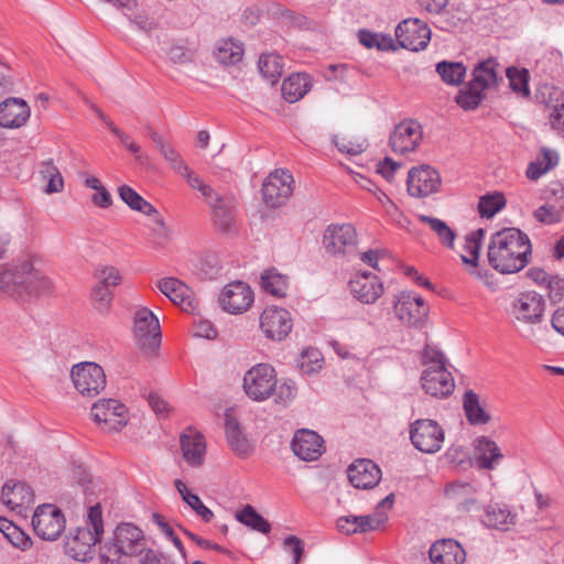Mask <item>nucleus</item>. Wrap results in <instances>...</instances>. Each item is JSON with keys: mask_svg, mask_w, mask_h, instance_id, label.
I'll list each match as a JSON object with an SVG mask.
<instances>
[{"mask_svg": "<svg viewBox=\"0 0 564 564\" xmlns=\"http://www.w3.org/2000/svg\"><path fill=\"white\" fill-rule=\"evenodd\" d=\"M529 236L516 227L503 228L491 235L488 262L498 272L510 274L521 271L531 261Z\"/></svg>", "mask_w": 564, "mask_h": 564, "instance_id": "obj_1", "label": "nucleus"}, {"mask_svg": "<svg viewBox=\"0 0 564 564\" xmlns=\"http://www.w3.org/2000/svg\"><path fill=\"white\" fill-rule=\"evenodd\" d=\"M147 547L144 532L132 522H121L99 546L100 564H128Z\"/></svg>", "mask_w": 564, "mask_h": 564, "instance_id": "obj_2", "label": "nucleus"}, {"mask_svg": "<svg viewBox=\"0 0 564 564\" xmlns=\"http://www.w3.org/2000/svg\"><path fill=\"white\" fill-rule=\"evenodd\" d=\"M0 289L17 300L39 296L51 290V282L30 262L0 272Z\"/></svg>", "mask_w": 564, "mask_h": 564, "instance_id": "obj_3", "label": "nucleus"}, {"mask_svg": "<svg viewBox=\"0 0 564 564\" xmlns=\"http://www.w3.org/2000/svg\"><path fill=\"white\" fill-rule=\"evenodd\" d=\"M104 533L100 505L89 508L85 527H78L65 541V552L76 561L86 562L93 557V547L101 542Z\"/></svg>", "mask_w": 564, "mask_h": 564, "instance_id": "obj_4", "label": "nucleus"}, {"mask_svg": "<svg viewBox=\"0 0 564 564\" xmlns=\"http://www.w3.org/2000/svg\"><path fill=\"white\" fill-rule=\"evenodd\" d=\"M276 386L275 369L268 364L251 367L243 376V390L253 401L262 402L272 397Z\"/></svg>", "mask_w": 564, "mask_h": 564, "instance_id": "obj_5", "label": "nucleus"}, {"mask_svg": "<svg viewBox=\"0 0 564 564\" xmlns=\"http://www.w3.org/2000/svg\"><path fill=\"white\" fill-rule=\"evenodd\" d=\"M133 335L138 347L142 351L153 354L159 348L161 343L160 322L148 307H142L135 312Z\"/></svg>", "mask_w": 564, "mask_h": 564, "instance_id": "obj_6", "label": "nucleus"}, {"mask_svg": "<svg viewBox=\"0 0 564 564\" xmlns=\"http://www.w3.org/2000/svg\"><path fill=\"white\" fill-rule=\"evenodd\" d=\"M294 191V178L289 170L276 169L269 174L262 184L264 203L272 207H282L290 199Z\"/></svg>", "mask_w": 564, "mask_h": 564, "instance_id": "obj_7", "label": "nucleus"}, {"mask_svg": "<svg viewBox=\"0 0 564 564\" xmlns=\"http://www.w3.org/2000/svg\"><path fill=\"white\" fill-rule=\"evenodd\" d=\"M443 427L434 420L419 419L410 425V440L413 446L422 453L434 454L444 443Z\"/></svg>", "mask_w": 564, "mask_h": 564, "instance_id": "obj_8", "label": "nucleus"}, {"mask_svg": "<svg viewBox=\"0 0 564 564\" xmlns=\"http://www.w3.org/2000/svg\"><path fill=\"white\" fill-rule=\"evenodd\" d=\"M75 389L87 398L98 395L106 387L104 369L96 362H80L73 366L70 371Z\"/></svg>", "mask_w": 564, "mask_h": 564, "instance_id": "obj_9", "label": "nucleus"}, {"mask_svg": "<svg viewBox=\"0 0 564 564\" xmlns=\"http://www.w3.org/2000/svg\"><path fill=\"white\" fill-rule=\"evenodd\" d=\"M35 534L46 541H55L65 530V518L61 509L44 503L36 508L32 517Z\"/></svg>", "mask_w": 564, "mask_h": 564, "instance_id": "obj_10", "label": "nucleus"}, {"mask_svg": "<svg viewBox=\"0 0 564 564\" xmlns=\"http://www.w3.org/2000/svg\"><path fill=\"white\" fill-rule=\"evenodd\" d=\"M393 312L404 325L419 326L426 319L429 306L421 296L401 292L394 296Z\"/></svg>", "mask_w": 564, "mask_h": 564, "instance_id": "obj_11", "label": "nucleus"}, {"mask_svg": "<svg viewBox=\"0 0 564 564\" xmlns=\"http://www.w3.org/2000/svg\"><path fill=\"white\" fill-rule=\"evenodd\" d=\"M91 416L105 431H120L127 425L126 405L115 399L99 400L91 406Z\"/></svg>", "mask_w": 564, "mask_h": 564, "instance_id": "obj_12", "label": "nucleus"}, {"mask_svg": "<svg viewBox=\"0 0 564 564\" xmlns=\"http://www.w3.org/2000/svg\"><path fill=\"white\" fill-rule=\"evenodd\" d=\"M395 37L401 47L419 52L430 43L431 30L419 19H408L395 28Z\"/></svg>", "mask_w": 564, "mask_h": 564, "instance_id": "obj_13", "label": "nucleus"}, {"mask_svg": "<svg viewBox=\"0 0 564 564\" xmlns=\"http://www.w3.org/2000/svg\"><path fill=\"white\" fill-rule=\"evenodd\" d=\"M441 185V175L431 165L414 166L408 173V193L413 197H426L437 193Z\"/></svg>", "mask_w": 564, "mask_h": 564, "instance_id": "obj_14", "label": "nucleus"}, {"mask_svg": "<svg viewBox=\"0 0 564 564\" xmlns=\"http://www.w3.org/2000/svg\"><path fill=\"white\" fill-rule=\"evenodd\" d=\"M293 322L288 310L269 306L260 316V328L269 339L281 341L291 333Z\"/></svg>", "mask_w": 564, "mask_h": 564, "instance_id": "obj_15", "label": "nucleus"}, {"mask_svg": "<svg viewBox=\"0 0 564 564\" xmlns=\"http://www.w3.org/2000/svg\"><path fill=\"white\" fill-rule=\"evenodd\" d=\"M423 139V129L416 120H403L394 127L389 144L393 152L405 154L414 152Z\"/></svg>", "mask_w": 564, "mask_h": 564, "instance_id": "obj_16", "label": "nucleus"}, {"mask_svg": "<svg viewBox=\"0 0 564 564\" xmlns=\"http://www.w3.org/2000/svg\"><path fill=\"white\" fill-rule=\"evenodd\" d=\"M324 248L330 254H345L357 245V232L352 225H329L323 236Z\"/></svg>", "mask_w": 564, "mask_h": 564, "instance_id": "obj_17", "label": "nucleus"}, {"mask_svg": "<svg viewBox=\"0 0 564 564\" xmlns=\"http://www.w3.org/2000/svg\"><path fill=\"white\" fill-rule=\"evenodd\" d=\"M435 368H425L421 376V383L424 391L435 398H447L455 388L452 373L445 366H435Z\"/></svg>", "mask_w": 564, "mask_h": 564, "instance_id": "obj_18", "label": "nucleus"}, {"mask_svg": "<svg viewBox=\"0 0 564 564\" xmlns=\"http://www.w3.org/2000/svg\"><path fill=\"white\" fill-rule=\"evenodd\" d=\"M219 301L225 311L231 314H240L252 304L253 292L247 283L236 281L225 288Z\"/></svg>", "mask_w": 564, "mask_h": 564, "instance_id": "obj_19", "label": "nucleus"}, {"mask_svg": "<svg viewBox=\"0 0 564 564\" xmlns=\"http://www.w3.org/2000/svg\"><path fill=\"white\" fill-rule=\"evenodd\" d=\"M544 312V300L536 292L521 293L512 304L514 317L527 324L540 323Z\"/></svg>", "mask_w": 564, "mask_h": 564, "instance_id": "obj_20", "label": "nucleus"}, {"mask_svg": "<svg viewBox=\"0 0 564 564\" xmlns=\"http://www.w3.org/2000/svg\"><path fill=\"white\" fill-rule=\"evenodd\" d=\"M350 291L355 299L365 304L375 303L383 293V285L378 276L369 273H356L349 281Z\"/></svg>", "mask_w": 564, "mask_h": 564, "instance_id": "obj_21", "label": "nucleus"}, {"mask_svg": "<svg viewBox=\"0 0 564 564\" xmlns=\"http://www.w3.org/2000/svg\"><path fill=\"white\" fill-rule=\"evenodd\" d=\"M324 440L314 431L300 430L292 440L293 453L302 460L312 462L323 453Z\"/></svg>", "mask_w": 564, "mask_h": 564, "instance_id": "obj_22", "label": "nucleus"}, {"mask_svg": "<svg viewBox=\"0 0 564 564\" xmlns=\"http://www.w3.org/2000/svg\"><path fill=\"white\" fill-rule=\"evenodd\" d=\"M347 476L355 488L370 489L379 484L381 470L370 459H358L348 467Z\"/></svg>", "mask_w": 564, "mask_h": 564, "instance_id": "obj_23", "label": "nucleus"}, {"mask_svg": "<svg viewBox=\"0 0 564 564\" xmlns=\"http://www.w3.org/2000/svg\"><path fill=\"white\" fill-rule=\"evenodd\" d=\"M30 107L21 98H8L0 102V126L3 128H20L30 118Z\"/></svg>", "mask_w": 564, "mask_h": 564, "instance_id": "obj_24", "label": "nucleus"}, {"mask_svg": "<svg viewBox=\"0 0 564 564\" xmlns=\"http://www.w3.org/2000/svg\"><path fill=\"white\" fill-rule=\"evenodd\" d=\"M156 286L174 304L183 306L186 311L194 308L193 290L177 278L169 276L160 279L156 282Z\"/></svg>", "mask_w": 564, "mask_h": 564, "instance_id": "obj_25", "label": "nucleus"}, {"mask_svg": "<svg viewBox=\"0 0 564 564\" xmlns=\"http://www.w3.org/2000/svg\"><path fill=\"white\" fill-rule=\"evenodd\" d=\"M429 555L433 564H464L466 560L463 546L452 539L435 542Z\"/></svg>", "mask_w": 564, "mask_h": 564, "instance_id": "obj_26", "label": "nucleus"}, {"mask_svg": "<svg viewBox=\"0 0 564 564\" xmlns=\"http://www.w3.org/2000/svg\"><path fill=\"white\" fill-rule=\"evenodd\" d=\"M2 502L11 510L28 508L34 502L33 490L22 481H7L1 491Z\"/></svg>", "mask_w": 564, "mask_h": 564, "instance_id": "obj_27", "label": "nucleus"}, {"mask_svg": "<svg viewBox=\"0 0 564 564\" xmlns=\"http://www.w3.org/2000/svg\"><path fill=\"white\" fill-rule=\"evenodd\" d=\"M180 441L185 462L191 466H200L206 453L204 436L193 429H188L181 435Z\"/></svg>", "mask_w": 564, "mask_h": 564, "instance_id": "obj_28", "label": "nucleus"}, {"mask_svg": "<svg viewBox=\"0 0 564 564\" xmlns=\"http://www.w3.org/2000/svg\"><path fill=\"white\" fill-rule=\"evenodd\" d=\"M475 451L476 465L480 469H495L503 458L498 444L487 436H480L475 441Z\"/></svg>", "mask_w": 564, "mask_h": 564, "instance_id": "obj_29", "label": "nucleus"}, {"mask_svg": "<svg viewBox=\"0 0 564 564\" xmlns=\"http://www.w3.org/2000/svg\"><path fill=\"white\" fill-rule=\"evenodd\" d=\"M312 88V78L305 73L291 74L283 80L281 91L288 102H296Z\"/></svg>", "mask_w": 564, "mask_h": 564, "instance_id": "obj_30", "label": "nucleus"}, {"mask_svg": "<svg viewBox=\"0 0 564 564\" xmlns=\"http://www.w3.org/2000/svg\"><path fill=\"white\" fill-rule=\"evenodd\" d=\"M207 202L213 208L214 221L217 227L224 232L229 231L234 224V199L216 193L214 197Z\"/></svg>", "mask_w": 564, "mask_h": 564, "instance_id": "obj_31", "label": "nucleus"}, {"mask_svg": "<svg viewBox=\"0 0 564 564\" xmlns=\"http://www.w3.org/2000/svg\"><path fill=\"white\" fill-rule=\"evenodd\" d=\"M226 436L231 449L239 456H248L251 453V446L243 435L240 424L236 417L226 413L225 417Z\"/></svg>", "mask_w": 564, "mask_h": 564, "instance_id": "obj_32", "label": "nucleus"}, {"mask_svg": "<svg viewBox=\"0 0 564 564\" xmlns=\"http://www.w3.org/2000/svg\"><path fill=\"white\" fill-rule=\"evenodd\" d=\"M475 487L469 482H453L445 488V496L456 502L459 511H469L476 503Z\"/></svg>", "mask_w": 564, "mask_h": 564, "instance_id": "obj_33", "label": "nucleus"}, {"mask_svg": "<svg viewBox=\"0 0 564 564\" xmlns=\"http://www.w3.org/2000/svg\"><path fill=\"white\" fill-rule=\"evenodd\" d=\"M289 283V276L280 273L275 268L267 269L260 275L261 289L275 297L286 295Z\"/></svg>", "mask_w": 564, "mask_h": 564, "instance_id": "obj_34", "label": "nucleus"}, {"mask_svg": "<svg viewBox=\"0 0 564 564\" xmlns=\"http://www.w3.org/2000/svg\"><path fill=\"white\" fill-rule=\"evenodd\" d=\"M497 67L498 63L495 58H488L477 64L473 70L471 83L474 86L485 90L502 80V77L497 74Z\"/></svg>", "mask_w": 564, "mask_h": 564, "instance_id": "obj_35", "label": "nucleus"}, {"mask_svg": "<svg viewBox=\"0 0 564 564\" xmlns=\"http://www.w3.org/2000/svg\"><path fill=\"white\" fill-rule=\"evenodd\" d=\"M463 408L467 421L473 425L487 424L490 421V415L485 411L480 404L479 397L473 390H468L463 397Z\"/></svg>", "mask_w": 564, "mask_h": 564, "instance_id": "obj_36", "label": "nucleus"}, {"mask_svg": "<svg viewBox=\"0 0 564 564\" xmlns=\"http://www.w3.org/2000/svg\"><path fill=\"white\" fill-rule=\"evenodd\" d=\"M119 197L132 209L149 217H158V209L129 185L118 187Z\"/></svg>", "mask_w": 564, "mask_h": 564, "instance_id": "obj_37", "label": "nucleus"}, {"mask_svg": "<svg viewBox=\"0 0 564 564\" xmlns=\"http://www.w3.org/2000/svg\"><path fill=\"white\" fill-rule=\"evenodd\" d=\"M235 518L241 524L250 528L253 531L268 534L271 531V524L267 521L257 510L246 505L241 510H238Z\"/></svg>", "mask_w": 564, "mask_h": 564, "instance_id": "obj_38", "label": "nucleus"}, {"mask_svg": "<svg viewBox=\"0 0 564 564\" xmlns=\"http://www.w3.org/2000/svg\"><path fill=\"white\" fill-rule=\"evenodd\" d=\"M174 485L183 501L186 502L204 522H210L214 518V513L203 503L200 498L193 494L181 479H176Z\"/></svg>", "mask_w": 564, "mask_h": 564, "instance_id": "obj_39", "label": "nucleus"}, {"mask_svg": "<svg viewBox=\"0 0 564 564\" xmlns=\"http://www.w3.org/2000/svg\"><path fill=\"white\" fill-rule=\"evenodd\" d=\"M516 514H513L507 507L489 506L482 522L497 530H507L510 524L514 523Z\"/></svg>", "mask_w": 564, "mask_h": 564, "instance_id": "obj_40", "label": "nucleus"}, {"mask_svg": "<svg viewBox=\"0 0 564 564\" xmlns=\"http://www.w3.org/2000/svg\"><path fill=\"white\" fill-rule=\"evenodd\" d=\"M466 70L460 62L442 61L436 64V73L445 84L452 86H458L464 82Z\"/></svg>", "mask_w": 564, "mask_h": 564, "instance_id": "obj_41", "label": "nucleus"}, {"mask_svg": "<svg viewBox=\"0 0 564 564\" xmlns=\"http://www.w3.org/2000/svg\"><path fill=\"white\" fill-rule=\"evenodd\" d=\"M261 75L270 83L275 84L282 76V57L278 54H262L258 62Z\"/></svg>", "mask_w": 564, "mask_h": 564, "instance_id": "obj_42", "label": "nucleus"}, {"mask_svg": "<svg viewBox=\"0 0 564 564\" xmlns=\"http://www.w3.org/2000/svg\"><path fill=\"white\" fill-rule=\"evenodd\" d=\"M0 532L13 546L22 551L28 550L32 545L30 536L4 517H0Z\"/></svg>", "mask_w": 564, "mask_h": 564, "instance_id": "obj_43", "label": "nucleus"}, {"mask_svg": "<svg viewBox=\"0 0 564 564\" xmlns=\"http://www.w3.org/2000/svg\"><path fill=\"white\" fill-rule=\"evenodd\" d=\"M243 56V46L231 39L219 42L216 51L217 59L225 65H235Z\"/></svg>", "mask_w": 564, "mask_h": 564, "instance_id": "obj_44", "label": "nucleus"}, {"mask_svg": "<svg viewBox=\"0 0 564 564\" xmlns=\"http://www.w3.org/2000/svg\"><path fill=\"white\" fill-rule=\"evenodd\" d=\"M484 236L485 230L482 228L471 231L466 236L464 250L470 256V258L466 254H462L464 263L477 265Z\"/></svg>", "mask_w": 564, "mask_h": 564, "instance_id": "obj_45", "label": "nucleus"}, {"mask_svg": "<svg viewBox=\"0 0 564 564\" xmlns=\"http://www.w3.org/2000/svg\"><path fill=\"white\" fill-rule=\"evenodd\" d=\"M506 206V198L501 193L495 192L480 197L478 213L481 217L491 218Z\"/></svg>", "mask_w": 564, "mask_h": 564, "instance_id": "obj_46", "label": "nucleus"}, {"mask_svg": "<svg viewBox=\"0 0 564 564\" xmlns=\"http://www.w3.org/2000/svg\"><path fill=\"white\" fill-rule=\"evenodd\" d=\"M387 520L388 517L383 512H375L372 516H351L355 533L375 531L384 524Z\"/></svg>", "mask_w": 564, "mask_h": 564, "instance_id": "obj_47", "label": "nucleus"}, {"mask_svg": "<svg viewBox=\"0 0 564 564\" xmlns=\"http://www.w3.org/2000/svg\"><path fill=\"white\" fill-rule=\"evenodd\" d=\"M420 220L424 224L430 225L431 229L437 235L440 241L445 247H452L456 237L455 231L449 228L446 223L438 218L422 215Z\"/></svg>", "mask_w": 564, "mask_h": 564, "instance_id": "obj_48", "label": "nucleus"}, {"mask_svg": "<svg viewBox=\"0 0 564 564\" xmlns=\"http://www.w3.org/2000/svg\"><path fill=\"white\" fill-rule=\"evenodd\" d=\"M484 89H480L470 82L466 89L460 90L455 100L458 106H460L465 110H473L478 107V105L484 99Z\"/></svg>", "mask_w": 564, "mask_h": 564, "instance_id": "obj_49", "label": "nucleus"}, {"mask_svg": "<svg viewBox=\"0 0 564 564\" xmlns=\"http://www.w3.org/2000/svg\"><path fill=\"white\" fill-rule=\"evenodd\" d=\"M506 74L510 82V88L513 91L525 97L530 95L528 87L529 72L527 69H518L517 67L511 66L506 69Z\"/></svg>", "mask_w": 564, "mask_h": 564, "instance_id": "obj_50", "label": "nucleus"}, {"mask_svg": "<svg viewBox=\"0 0 564 564\" xmlns=\"http://www.w3.org/2000/svg\"><path fill=\"white\" fill-rule=\"evenodd\" d=\"M94 276L97 280L98 285L106 286L111 290L119 285L122 280L119 270L112 265H99L96 269Z\"/></svg>", "mask_w": 564, "mask_h": 564, "instance_id": "obj_51", "label": "nucleus"}, {"mask_svg": "<svg viewBox=\"0 0 564 564\" xmlns=\"http://www.w3.org/2000/svg\"><path fill=\"white\" fill-rule=\"evenodd\" d=\"M113 299V291L106 286L96 284L91 292V301L94 307L99 313H107Z\"/></svg>", "mask_w": 564, "mask_h": 564, "instance_id": "obj_52", "label": "nucleus"}, {"mask_svg": "<svg viewBox=\"0 0 564 564\" xmlns=\"http://www.w3.org/2000/svg\"><path fill=\"white\" fill-rule=\"evenodd\" d=\"M296 394L297 389L295 382L291 379H285L281 381L279 384L276 383L272 395H274L275 403L285 405L293 401Z\"/></svg>", "mask_w": 564, "mask_h": 564, "instance_id": "obj_53", "label": "nucleus"}, {"mask_svg": "<svg viewBox=\"0 0 564 564\" xmlns=\"http://www.w3.org/2000/svg\"><path fill=\"white\" fill-rule=\"evenodd\" d=\"M323 365V358L318 350L306 351L302 355V361L300 364V368L305 373H315L317 372Z\"/></svg>", "mask_w": 564, "mask_h": 564, "instance_id": "obj_54", "label": "nucleus"}, {"mask_svg": "<svg viewBox=\"0 0 564 564\" xmlns=\"http://www.w3.org/2000/svg\"><path fill=\"white\" fill-rule=\"evenodd\" d=\"M421 359L423 366H425L426 368L436 369L435 366H445L446 364V358L444 354L431 345H425L422 351Z\"/></svg>", "mask_w": 564, "mask_h": 564, "instance_id": "obj_55", "label": "nucleus"}, {"mask_svg": "<svg viewBox=\"0 0 564 564\" xmlns=\"http://www.w3.org/2000/svg\"><path fill=\"white\" fill-rule=\"evenodd\" d=\"M183 173L184 174H181V175L186 177L187 183L189 184V186L192 188L197 189L198 192H200L206 200H208L212 197H214V195L216 194L214 188H212L209 185L205 184L203 182V180L198 175L194 174L189 170V167H187V171H184Z\"/></svg>", "mask_w": 564, "mask_h": 564, "instance_id": "obj_56", "label": "nucleus"}, {"mask_svg": "<svg viewBox=\"0 0 564 564\" xmlns=\"http://www.w3.org/2000/svg\"><path fill=\"white\" fill-rule=\"evenodd\" d=\"M402 166L401 163L393 161L390 158H384L382 161L377 164V172L384 177L389 183H392L394 180V175L397 170Z\"/></svg>", "mask_w": 564, "mask_h": 564, "instance_id": "obj_57", "label": "nucleus"}, {"mask_svg": "<svg viewBox=\"0 0 564 564\" xmlns=\"http://www.w3.org/2000/svg\"><path fill=\"white\" fill-rule=\"evenodd\" d=\"M538 221L544 224H555L560 220V212L550 205H543L534 212Z\"/></svg>", "mask_w": 564, "mask_h": 564, "instance_id": "obj_58", "label": "nucleus"}, {"mask_svg": "<svg viewBox=\"0 0 564 564\" xmlns=\"http://www.w3.org/2000/svg\"><path fill=\"white\" fill-rule=\"evenodd\" d=\"M283 545L292 553L294 564H299L304 554L303 541L295 535H290L284 539Z\"/></svg>", "mask_w": 564, "mask_h": 564, "instance_id": "obj_59", "label": "nucleus"}, {"mask_svg": "<svg viewBox=\"0 0 564 564\" xmlns=\"http://www.w3.org/2000/svg\"><path fill=\"white\" fill-rule=\"evenodd\" d=\"M165 160H167L172 167L180 174H184V171H187V164L183 161L181 155L177 153V151L173 147H169L167 149H164V151L161 153Z\"/></svg>", "mask_w": 564, "mask_h": 564, "instance_id": "obj_60", "label": "nucleus"}, {"mask_svg": "<svg viewBox=\"0 0 564 564\" xmlns=\"http://www.w3.org/2000/svg\"><path fill=\"white\" fill-rule=\"evenodd\" d=\"M546 288L553 302L564 301V278L553 275Z\"/></svg>", "mask_w": 564, "mask_h": 564, "instance_id": "obj_61", "label": "nucleus"}, {"mask_svg": "<svg viewBox=\"0 0 564 564\" xmlns=\"http://www.w3.org/2000/svg\"><path fill=\"white\" fill-rule=\"evenodd\" d=\"M140 564H174L169 557L163 556L155 550L145 547L142 555H140Z\"/></svg>", "mask_w": 564, "mask_h": 564, "instance_id": "obj_62", "label": "nucleus"}, {"mask_svg": "<svg viewBox=\"0 0 564 564\" xmlns=\"http://www.w3.org/2000/svg\"><path fill=\"white\" fill-rule=\"evenodd\" d=\"M336 147L340 152L347 153L349 155H358L362 153L366 149L365 142H354L347 141L345 139H343L341 141H337Z\"/></svg>", "mask_w": 564, "mask_h": 564, "instance_id": "obj_63", "label": "nucleus"}, {"mask_svg": "<svg viewBox=\"0 0 564 564\" xmlns=\"http://www.w3.org/2000/svg\"><path fill=\"white\" fill-rule=\"evenodd\" d=\"M550 122L554 130L564 133V104L555 107L550 116Z\"/></svg>", "mask_w": 564, "mask_h": 564, "instance_id": "obj_64", "label": "nucleus"}]
</instances>
